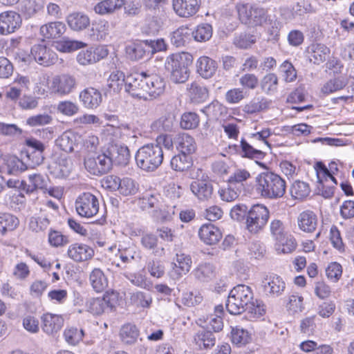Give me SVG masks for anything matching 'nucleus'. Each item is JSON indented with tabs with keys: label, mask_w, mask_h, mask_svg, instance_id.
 Wrapping results in <instances>:
<instances>
[{
	"label": "nucleus",
	"mask_w": 354,
	"mask_h": 354,
	"mask_svg": "<svg viewBox=\"0 0 354 354\" xmlns=\"http://www.w3.org/2000/svg\"><path fill=\"white\" fill-rule=\"evenodd\" d=\"M20 15L14 11H6L0 14V35H6L14 32L20 27Z\"/></svg>",
	"instance_id": "4468645a"
},
{
	"label": "nucleus",
	"mask_w": 354,
	"mask_h": 354,
	"mask_svg": "<svg viewBox=\"0 0 354 354\" xmlns=\"http://www.w3.org/2000/svg\"><path fill=\"white\" fill-rule=\"evenodd\" d=\"M72 167L71 160L66 155H60L54 158L48 169L52 175L59 178L67 177L72 170Z\"/></svg>",
	"instance_id": "2eb2a0df"
},
{
	"label": "nucleus",
	"mask_w": 354,
	"mask_h": 354,
	"mask_svg": "<svg viewBox=\"0 0 354 354\" xmlns=\"http://www.w3.org/2000/svg\"><path fill=\"white\" fill-rule=\"evenodd\" d=\"M257 190L266 198H281L286 193V181L273 172H263L256 179Z\"/></svg>",
	"instance_id": "f257e3e1"
},
{
	"label": "nucleus",
	"mask_w": 354,
	"mask_h": 354,
	"mask_svg": "<svg viewBox=\"0 0 354 354\" xmlns=\"http://www.w3.org/2000/svg\"><path fill=\"white\" fill-rule=\"evenodd\" d=\"M253 299L252 288L244 284L234 287L230 292L226 308L232 315H240L247 310V306Z\"/></svg>",
	"instance_id": "20e7f679"
},
{
	"label": "nucleus",
	"mask_w": 354,
	"mask_h": 354,
	"mask_svg": "<svg viewBox=\"0 0 354 354\" xmlns=\"http://www.w3.org/2000/svg\"><path fill=\"white\" fill-rule=\"evenodd\" d=\"M198 235L207 245L216 244L222 237L220 230L212 223L203 224L199 229Z\"/></svg>",
	"instance_id": "b1692460"
},
{
	"label": "nucleus",
	"mask_w": 354,
	"mask_h": 354,
	"mask_svg": "<svg viewBox=\"0 0 354 354\" xmlns=\"http://www.w3.org/2000/svg\"><path fill=\"white\" fill-rule=\"evenodd\" d=\"M147 74L145 72L131 74L126 79L125 91L133 97L147 100Z\"/></svg>",
	"instance_id": "9d476101"
},
{
	"label": "nucleus",
	"mask_w": 354,
	"mask_h": 354,
	"mask_svg": "<svg viewBox=\"0 0 354 354\" xmlns=\"http://www.w3.org/2000/svg\"><path fill=\"white\" fill-rule=\"evenodd\" d=\"M77 81L74 76L61 74L54 76L48 87L52 94L63 97L71 94L76 88Z\"/></svg>",
	"instance_id": "1a4fd4ad"
},
{
	"label": "nucleus",
	"mask_w": 354,
	"mask_h": 354,
	"mask_svg": "<svg viewBox=\"0 0 354 354\" xmlns=\"http://www.w3.org/2000/svg\"><path fill=\"white\" fill-rule=\"evenodd\" d=\"M177 149L182 153L189 156L195 152L196 144L193 137L187 133L179 134L175 140Z\"/></svg>",
	"instance_id": "c85d7f7f"
},
{
	"label": "nucleus",
	"mask_w": 354,
	"mask_h": 354,
	"mask_svg": "<svg viewBox=\"0 0 354 354\" xmlns=\"http://www.w3.org/2000/svg\"><path fill=\"white\" fill-rule=\"evenodd\" d=\"M75 136L71 131L64 132L57 140L56 145L62 151L70 153L74 149Z\"/></svg>",
	"instance_id": "a18cd8bd"
},
{
	"label": "nucleus",
	"mask_w": 354,
	"mask_h": 354,
	"mask_svg": "<svg viewBox=\"0 0 354 354\" xmlns=\"http://www.w3.org/2000/svg\"><path fill=\"white\" fill-rule=\"evenodd\" d=\"M270 135L271 132L269 129H265L259 132L252 133L250 136L251 143L261 149H263L264 146L270 148V145L266 139Z\"/></svg>",
	"instance_id": "e2e57ef3"
},
{
	"label": "nucleus",
	"mask_w": 354,
	"mask_h": 354,
	"mask_svg": "<svg viewBox=\"0 0 354 354\" xmlns=\"http://www.w3.org/2000/svg\"><path fill=\"white\" fill-rule=\"evenodd\" d=\"M189 62H191L190 55L185 53L172 54L167 57L165 67L169 73V78L172 82L181 84L188 80Z\"/></svg>",
	"instance_id": "7ed1b4c3"
},
{
	"label": "nucleus",
	"mask_w": 354,
	"mask_h": 354,
	"mask_svg": "<svg viewBox=\"0 0 354 354\" xmlns=\"http://www.w3.org/2000/svg\"><path fill=\"white\" fill-rule=\"evenodd\" d=\"M110 25L104 19L95 21L92 24L90 37L93 40H104L109 35Z\"/></svg>",
	"instance_id": "7c9ffc66"
},
{
	"label": "nucleus",
	"mask_w": 354,
	"mask_h": 354,
	"mask_svg": "<svg viewBox=\"0 0 354 354\" xmlns=\"http://www.w3.org/2000/svg\"><path fill=\"white\" fill-rule=\"evenodd\" d=\"M194 39L200 42L208 41L212 36V28L209 24L198 25L192 32Z\"/></svg>",
	"instance_id": "864d4df0"
},
{
	"label": "nucleus",
	"mask_w": 354,
	"mask_h": 354,
	"mask_svg": "<svg viewBox=\"0 0 354 354\" xmlns=\"http://www.w3.org/2000/svg\"><path fill=\"white\" fill-rule=\"evenodd\" d=\"M140 242L144 248L152 250L155 255L161 257L165 254V248L158 247V239L156 235L151 233L145 234L142 235Z\"/></svg>",
	"instance_id": "f704fd0d"
},
{
	"label": "nucleus",
	"mask_w": 354,
	"mask_h": 354,
	"mask_svg": "<svg viewBox=\"0 0 354 354\" xmlns=\"http://www.w3.org/2000/svg\"><path fill=\"white\" fill-rule=\"evenodd\" d=\"M160 194L156 192H145L139 199V205L143 210L158 207L160 203Z\"/></svg>",
	"instance_id": "ea45409f"
},
{
	"label": "nucleus",
	"mask_w": 354,
	"mask_h": 354,
	"mask_svg": "<svg viewBox=\"0 0 354 354\" xmlns=\"http://www.w3.org/2000/svg\"><path fill=\"white\" fill-rule=\"evenodd\" d=\"M270 216L268 209L263 205H253L245 221L246 229L251 233L257 234L266 225Z\"/></svg>",
	"instance_id": "0eeeda50"
},
{
	"label": "nucleus",
	"mask_w": 354,
	"mask_h": 354,
	"mask_svg": "<svg viewBox=\"0 0 354 354\" xmlns=\"http://www.w3.org/2000/svg\"><path fill=\"white\" fill-rule=\"evenodd\" d=\"M124 5V0H104L94 7L96 14L100 15H110Z\"/></svg>",
	"instance_id": "2f4dec72"
},
{
	"label": "nucleus",
	"mask_w": 354,
	"mask_h": 354,
	"mask_svg": "<svg viewBox=\"0 0 354 354\" xmlns=\"http://www.w3.org/2000/svg\"><path fill=\"white\" fill-rule=\"evenodd\" d=\"M278 77L274 73H268L264 75L261 81V91L267 95H272L277 91Z\"/></svg>",
	"instance_id": "a19ab883"
},
{
	"label": "nucleus",
	"mask_w": 354,
	"mask_h": 354,
	"mask_svg": "<svg viewBox=\"0 0 354 354\" xmlns=\"http://www.w3.org/2000/svg\"><path fill=\"white\" fill-rule=\"evenodd\" d=\"M30 185L24 184V189L27 193H32L37 189H44L46 186V180L43 176L39 174H34L28 176Z\"/></svg>",
	"instance_id": "13d9d810"
},
{
	"label": "nucleus",
	"mask_w": 354,
	"mask_h": 354,
	"mask_svg": "<svg viewBox=\"0 0 354 354\" xmlns=\"http://www.w3.org/2000/svg\"><path fill=\"white\" fill-rule=\"evenodd\" d=\"M241 190L236 186L227 183L218 190L220 198L222 201L232 202L235 201L239 196Z\"/></svg>",
	"instance_id": "4d7b16f0"
},
{
	"label": "nucleus",
	"mask_w": 354,
	"mask_h": 354,
	"mask_svg": "<svg viewBox=\"0 0 354 354\" xmlns=\"http://www.w3.org/2000/svg\"><path fill=\"white\" fill-rule=\"evenodd\" d=\"M80 99L85 107L94 109L102 102V94L98 90L89 87L80 93Z\"/></svg>",
	"instance_id": "a878e982"
},
{
	"label": "nucleus",
	"mask_w": 354,
	"mask_h": 354,
	"mask_svg": "<svg viewBox=\"0 0 354 354\" xmlns=\"http://www.w3.org/2000/svg\"><path fill=\"white\" fill-rule=\"evenodd\" d=\"M263 289L266 295L271 297H277L284 292L286 283L279 276H270L263 281Z\"/></svg>",
	"instance_id": "6ab92c4d"
},
{
	"label": "nucleus",
	"mask_w": 354,
	"mask_h": 354,
	"mask_svg": "<svg viewBox=\"0 0 354 354\" xmlns=\"http://www.w3.org/2000/svg\"><path fill=\"white\" fill-rule=\"evenodd\" d=\"M111 158V165L115 162L118 165H127L130 160V151L126 145L112 144L106 149Z\"/></svg>",
	"instance_id": "412c9836"
},
{
	"label": "nucleus",
	"mask_w": 354,
	"mask_h": 354,
	"mask_svg": "<svg viewBox=\"0 0 354 354\" xmlns=\"http://www.w3.org/2000/svg\"><path fill=\"white\" fill-rule=\"evenodd\" d=\"M174 117L167 114L160 117L152 124V128L158 131H170L174 127Z\"/></svg>",
	"instance_id": "052dcab7"
},
{
	"label": "nucleus",
	"mask_w": 354,
	"mask_h": 354,
	"mask_svg": "<svg viewBox=\"0 0 354 354\" xmlns=\"http://www.w3.org/2000/svg\"><path fill=\"white\" fill-rule=\"evenodd\" d=\"M195 277L203 282H207L215 275L214 266L209 263L199 264L194 270Z\"/></svg>",
	"instance_id": "79ce46f5"
},
{
	"label": "nucleus",
	"mask_w": 354,
	"mask_h": 354,
	"mask_svg": "<svg viewBox=\"0 0 354 354\" xmlns=\"http://www.w3.org/2000/svg\"><path fill=\"white\" fill-rule=\"evenodd\" d=\"M190 190L194 196L201 202L210 201L214 194V186L208 178L196 179L189 185Z\"/></svg>",
	"instance_id": "f8f14e48"
},
{
	"label": "nucleus",
	"mask_w": 354,
	"mask_h": 354,
	"mask_svg": "<svg viewBox=\"0 0 354 354\" xmlns=\"http://www.w3.org/2000/svg\"><path fill=\"white\" fill-rule=\"evenodd\" d=\"M297 242L291 235H287L281 241H277L275 249L278 254H290L295 250Z\"/></svg>",
	"instance_id": "49530a36"
},
{
	"label": "nucleus",
	"mask_w": 354,
	"mask_h": 354,
	"mask_svg": "<svg viewBox=\"0 0 354 354\" xmlns=\"http://www.w3.org/2000/svg\"><path fill=\"white\" fill-rule=\"evenodd\" d=\"M194 342L200 349H209L215 345L216 338L209 330H200L194 335Z\"/></svg>",
	"instance_id": "4c0bfd02"
},
{
	"label": "nucleus",
	"mask_w": 354,
	"mask_h": 354,
	"mask_svg": "<svg viewBox=\"0 0 354 354\" xmlns=\"http://www.w3.org/2000/svg\"><path fill=\"white\" fill-rule=\"evenodd\" d=\"M236 8L239 19L245 25L263 26L269 20L268 10L257 4H240Z\"/></svg>",
	"instance_id": "39448f33"
},
{
	"label": "nucleus",
	"mask_w": 354,
	"mask_h": 354,
	"mask_svg": "<svg viewBox=\"0 0 354 354\" xmlns=\"http://www.w3.org/2000/svg\"><path fill=\"white\" fill-rule=\"evenodd\" d=\"M125 83L124 74L119 71L112 72L107 80V86L115 93L120 92L123 86L125 87Z\"/></svg>",
	"instance_id": "09e8293b"
},
{
	"label": "nucleus",
	"mask_w": 354,
	"mask_h": 354,
	"mask_svg": "<svg viewBox=\"0 0 354 354\" xmlns=\"http://www.w3.org/2000/svg\"><path fill=\"white\" fill-rule=\"evenodd\" d=\"M315 169L317 172V179L324 178L326 181L330 180L333 183L337 184L336 179L333 177L335 171H338L337 165L335 162H331L329 164V169H328L322 162H319L315 165Z\"/></svg>",
	"instance_id": "c9c22d12"
},
{
	"label": "nucleus",
	"mask_w": 354,
	"mask_h": 354,
	"mask_svg": "<svg viewBox=\"0 0 354 354\" xmlns=\"http://www.w3.org/2000/svg\"><path fill=\"white\" fill-rule=\"evenodd\" d=\"M68 27L75 32H82L91 25L90 17L82 12H73L66 17Z\"/></svg>",
	"instance_id": "4be33fe9"
},
{
	"label": "nucleus",
	"mask_w": 354,
	"mask_h": 354,
	"mask_svg": "<svg viewBox=\"0 0 354 354\" xmlns=\"http://www.w3.org/2000/svg\"><path fill=\"white\" fill-rule=\"evenodd\" d=\"M147 45L145 40L132 43L126 46L127 56L131 60H138L147 55Z\"/></svg>",
	"instance_id": "72a5a7b5"
},
{
	"label": "nucleus",
	"mask_w": 354,
	"mask_h": 354,
	"mask_svg": "<svg viewBox=\"0 0 354 354\" xmlns=\"http://www.w3.org/2000/svg\"><path fill=\"white\" fill-rule=\"evenodd\" d=\"M67 254L73 261L82 262L91 259L94 255V250L86 244L75 243L69 245Z\"/></svg>",
	"instance_id": "aec40b11"
},
{
	"label": "nucleus",
	"mask_w": 354,
	"mask_h": 354,
	"mask_svg": "<svg viewBox=\"0 0 354 354\" xmlns=\"http://www.w3.org/2000/svg\"><path fill=\"white\" fill-rule=\"evenodd\" d=\"M201 0H172L175 13L180 17L194 16L199 10Z\"/></svg>",
	"instance_id": "dca6fc26"
},
{
	"label": "nucleus",
	"mask_w": 354,
	"mask_h": 354,
	"mask_svg": "<svg viewBox=\"0 0 354 354\" xmlns=\"http://www.w3.org/2000/svg\"><path fill=\"white\" fill-rule=\"evenodd\" d=\"M163 158L161 146L153 143L142 146L135 156L138 167L145 171H155L162 164Z\"/></svg>",
	"instance_id": "f03ea898"
},
{
	"label": "nucleus",
	"mask_w": 354,
	"mask_h": 354,
	"mask_svg": "<svg viewBox=\"0 0 354 354\" xmlns=\"http://www.w3.org/2000/svg\"><path fill=\"white\" fill-rule=\"evenodd\" d=\"M41 329L48 335H55L64 326L63 317L56 314L45 313L41 317Z\"/></svg>",
	"instance_id": "f3484780"
},
{
	"label": "nucleus",
	"mask_w": 354,
	"mask_h": 354,
	"mask_svg": "<svg viewBox=\"0 0 354 354\" xmlns=\"http://www.w3.org/2000/svg\"><path fill=\"white\" fill-rule=\"evenodd\" d=\"M347 84L345 78L339 77L333 78L326 82L322 88V92L325 95H329L335 91L343 89Z\"/></svg>",
	"instance_id": "603ef678"
},
{
	"label": "nucleus",
	"mask_w": 354,
	"mask_h": 354,
	"mask_svg": "<svg viewBox=\"0 0 354 354\" xmlns=\"http://www.w3.org/2000/svg\"><path fill=\"white\" fill-rule=\"evenodd\" d=\"M330 52V49L322 44H312L308 48L309 59L315 64H320L325 62Z\"/></svg>",
	"instance_id": "bb28decb"
},
{
	"label": "nucleus",
	"mask_w": 354,
	"mask_h": 354,
	"mask_svg": "<svg viewBox=\"0 0 354 354\" xmlns=\"http://www.w3.org/2000/svg\"><path fill=\"white\" fill-rule=\"evenodd\" d=\"M131 303L138 307L148 308L150 306L152 299L149 295L145 293L137 291L131 293L130 295Z\"/></svg>",
	"instance_id": "69168bd1"
},
{
	"label": "nucleus",
	"mask_w": 354,
	"mask_h": 354,
	"mask_svg": "<svg viewBox=\"0 0 354 354\" xmlns=\"http://www.w3.org/2000/svg\"><path fill=\"white\" fill-rule=\"evenodd\" d=\"M166 82L158 75H147V100L162 95L165 91Z\"/></svg>",
	"instance_id": "a211bd4d"
},
{
	"label": "nucleus",
	"mask_w": 354,
	"mask_h": 354,
	"mask_svg": "<svg viewBox=\"0 0 354 354\" xmlns=\"http://www.w3.org/2000/svg\"><path fill=\"white\" fill-rule=\"evenodd\" d=\"M66 30L65 24L61 21L50 22L40 28V34L45 38L59 37Z\"/></svg>",
	"instance_id": "c756f323"
},
{
	"label": "nucleus",
	"mask_w": 354,
	"mask_h": 354,
	"mask_svg": "<svg viewBox=\"0 0 354 354\" xmlns=\"http://www.w3.org/2000/svg\"><path fill=\"white\" fill-rule=\"evenodd\" d=\"M118 256L124 263H131L133 261L140 259V253L136 251L133 246L120 248L118 250Z\"/></svg>",
	"instance_id": "774afa93"
},
{
	"label": "nucleus",
	"mask_w": 354,
	"mask_h": 354,
	"mask_svg": "<svg viewBox=\"0 0 354 354\" xmlns=\"http://www.w3.org/2000/svg\"><path fill=\"white\" fill-rule=\"evenodd\" d=\"M19 223V219L10 214H0V233L4 234L8 231L14 230Z\"/></svg>",
	"instance_id": "8fccbe9b"
},
{
	"label": "nucleus",
	"mask_w": 354,
	"mask_h": 354,
	"mask_svg": "<svg viewBox=\"0 0 354 354\" xmlns=\"http://www.w3.org/2000/svg\"><path fill=\"white\" fill-rule=\"evenodd\" d=\"M217 69L216 62L207 56H201L196 61L198 73L203 78L212 77Z\"/></svg>",
	"instance_id": "393cba45"
},
{
	"label": "nucleus",
	"mask_w": 354,
	"mask_h": 354,
	"mask_svg": "<svg viewBox=\"0 0 354 354\" xmlns=\"http://www.w3.org/2000/svg\"><path fill=\"white\" fill-rule=\"evenodd\" d=\"M192 165L190 156L180 153L174 156L171 160V166L176 171H183L188 169Z\"/></svg>",
	"instance_id": "de8ad7c7"
},
{
	"label": "nucleus",
	"mask_w": 354,
	"mask_h": 354,
	"mask_svg": "<svg viewBox=\"0 0 354 354\" xmlns=\"http://www.w3.org/2000/svg\"><path fill=\"white\" fill-rule=\"evenodd\" d=\"M187 91L190 100L194 103L203 102L209 96L207 88L197 82L187 84Z\"/></svg>",
	"instance_id": "cd10ccee"
},
{
	"label": "nucleus",
	"mask_w": 354,
	"mask_h": 354,
	"mask_svg": "<svg viewBox=\"0 0 354 354\" xmlns=\"http://www.w3.org/2000/svg\"><path fill=\"white\" fill-rule=\"evenodd\" d=\"M89 281L97 292H103L108 286V279L102 270L94 268L89 275Z\"/></svg>",
	"instance_id": "473e14b6"
},
{
	"label": "nucleus",
	"mask_w": 354,
	"mask_h": 354,
	"mask_svg": "<svg viewBox=\"0 0 354 354\" xmlns=\"http://www.w3.org/2000/svg\"><path fill=\"white\" fill-rule=\"evenodd\" d=\"M297 221L299 228L306 233L314 232L318 223L316 214L310 210L301 212L297 216Z\"/></svg>",
	"instance_id": "5701e85b"
},
{
	"label": "nucleus",
	"mask_w": 354,
	"mask_h": 354,
	"mask_svg": "<svg viewBox=\"0 0 354 354\" xmlns=\"http://www.w3.org/2000/svg\"><path fill=\"white\" fill-rule=\"evenodd\" d=\"M199 116L195 112H185L181 115L180 127L184 129H193L198 127Z\"/></svg>",
	"instance_id": "bf43d9fd"
},
{
	"label": "nucleus",
	"mask_w": 354,
	"mask_h": 354,
	"mask_svg": "<svg viewBox=\"0 0 354 354\" xmlns=\"http://www.w3.org/2000/svg\"><path fill=\"white\" fill-rule=\"evenodd\" d=\"M291 196L296 200L303 201L308 197L310 193V189L308 183L296 180L290 187Z\"/></svg>",
	"instance_id": "37998d69"
},
{
	"label": "nucleus",
	"mask_w": 354,
	"mask_h": 354,
	"mask_svg": "<svg viewBox=\"0 0 354 354\" xmlns=\"http://www.w3.org/2000/svg\"><path fill=\"white\" fill-rule=\"evenodd\" d=\"M86 46V43L77 40H71L69 39H64L57 41L55 44L56 49L63 53H70Z\"/></svg>",
	"instance_id": "3c124183"
},
{
	"label": "nucleus",
	"mask_w": 354,
	"mask_h": 354,
	"mask_svg": "<svg viewBox=\"0 0 354 354\" xmlns=\"http://www.w3.org/2000/svg\"><path fill=\"white\" fill-rule=\"evenodd\" d=\"M88 310L93 315H101L106 309L112 308L109 299L105 297L90 299L86 304Z\"/></svg>",
	"instance_id": "58836bf2"
},
{
	"label": "nucleus",
	"mask_w": 354,
	"mask_h": 354,
	"mask_svg": "<svg viewBox=\"0 0 354 354\" xmlns=\"http://www.w3.org/2000/svg\"><path fill=\"white\" fill-rule=\"evenodd\" d=\"M4 160L7 167L8 173L10 174H16L27 169L26 165L17 156H7Z\"/></svg>",
	"instance_id": "6e6d98bb"
},
{
	"label": "nucleus",
	"mask_w": 354,
	"mask_h": 354,
	"mask_svg": "<svg viewBox=\"0 0 354 354\" xmlns=\"http://www.w3.org/2000/svg\"><path fill=\"white\" fill-rule=\"evenodd\" d=\"M85 169L91 174L101 176L108 173L112 168L111 158L106 149L100 153H89L84 158Z\"/></svg>",
	"instance_id": "423d86ee"
},
{
	"label": "nucleus",
	"mask_w": 354,
	"mask_h": 354,
	"mask_svg": "<svg viewBox=\"0 0 354 354\" xmlns=\"http://www.w3.org/2000/svg\"><path fill=\"white\" fill-rule=\"evenodd\" d=\"M189 35V29L187 27L181 26L172 32L171 41L176 47L183 46L185 44Z\"/></svg>",
	"instance_id": "680f3d73"
},
{
	"label": "nucleus",
	"mask_w": 354,
	"mask_h": 354,
	"mask_svg": "<svg viewBox=\"0 0 354 354\" xmlns=\"http://www.w3.org/2000/svg\"><path fill=\"white\" fill-rule=\"evenodd\" d=\"M31 55L39 64L49 66L57 61V55L44 44H35L31 48Z\"/></svg>",
	"instance_id": "ddd939ff"
},
{
	"label": "nucleus",
	"mask_w": 354,
	"mask_h": 354,
	"mask_svg": "<svg viewBox=\"0 0 354 354\" xmlns=\"http://www.w3.org/2000/svg\"><path fill=\"white\" fill-rule=\"evenodd\" d=\"M63 335L68 344L75 346L82 340L84 333L82 329L71 327L64 330Z\"/></svg>",
	"instance_id": "5fc2aeb1"
},
{
	"label": "nucleus",
	"mask_w": 354,
	"mask_h": 354,
	"mask_svg": "<svg viewBox=\"0 0 354 354\" xmlns=\"http://www.w3.org/2000/svg\"><path fill=\"white\" fill-rule=\"evenodd\" d=\"M231 339L233 344L241 346L248 343L250 337L248 331L243 328L236 327L232 329Z\"/></svg>",
	"instance_id": "0e129e2a"
},
{
	"label": "nucleus",
	"mask_w": 354,
	"mask_h": 354,
	"mask_svg": "<svg viewBox=\"0 0 354 354\" xmlns=\"http://www.w3.org/2000/svg\"><path fill=\"white\" fill-rule=\"evenodd\" d=\"M75 209L80 216L92 218L99 212L98 199L91 193H83L75 201Z\"/></svg>",
	"instance_id": "9b49d317"
},
{
	"label": "nucleus",
	"mask_w": 354,
	"mask_h": 354,
	"mask_svg": "<svg viewBox=\"0 0 354 354\" xmlns=\"http://www.w3.org/2000/svg\"><path fill=\"white\" fill-rule=\"evenodd\" d=\"M250 178H251V174L249 171L245 169L239 168L235 169L229 176L226 183L236 186L241 191L244 187L245 183Z\"/></svg>",
	"instance_id": "e433bc0d"
},
{
	"label": "nucleus",
	"mask_w": 354,
	"mask_h": 354,
	"mask_svg": "<svg viewBox=\"0 0 354 354\" xmlns=\"http://www.w3.org/2000/svg\"><path fill=\"white\" fill-rule=\"evenodd\" d=\"M104 184L107 188L117 190L124 196L135 195L139 190V184L129 177L120 178L117 176H108L104 180Z\"/></svg>",
	"instance_id": "6e6552de"
},
{
	"label": "nucleus",
	"mask_w": 354,
	"mask_h": 354,
	"mask_svg": "<svg viewBox=\"0 0 354 354\" xmlns=\"http://www.w3.org/2000/svg\"><path fill=\"white\" fill-rule=\"evenodd\" d=\"M120 335L124 344H132L136 342L139 330L135 325L127 324L121 328Z\"/></svg>",
	"instance_id": "c03bdc74"
},
{
	"label": "nucleus",
	"mask_w": 354,
	"mask_h": 354,
	"mask_svg": "<svg viewBox=\"0 0 354 354\" xmlns=\"http://www.w3.org/2000/svg\"><path fill=\"white\" fill-rule=\"evenodd\" d=\"M270 101L264 98H257L251 101L245 106V111L250 113L259 112L268 109L270 105Z\"/></svg>",
	"instance_id": "338daca9"
}]
</instances>
